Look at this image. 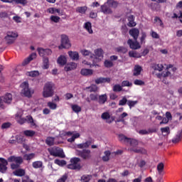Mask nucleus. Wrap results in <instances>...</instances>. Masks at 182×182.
Listing matches in <instances>:
<instances>
[{
  "instance_id": "nucleus-1",
  "label": "nucleus",
  "mask_w": 182,
  "mask_h": 182,
  "mask_svg": "<svg viewBox=\"0 0 182 182\" xmlns=\"http://www.w3.org/2000/svg\"><path fill=\"white\" fill-rule=\"evenodd\" d=\"M55 84L52 82H46L43 87V97L46 98L53 97L54 95Z\"/></svg>"
},
{
  "instance_id": "nucleus-2",
  "label": "nucleus",
  "mask_w": 182,
  "mask_h": 182,
  "mask_svg": "<svg viewBox=\"0 0 182 182\" xmlns=\"http://www.w3.org/2000/svg\"><path fill=\"white\" fill-rule=\"evenodd\" d=\"M81 161L80 158L77 157H73L70 160V164L67 165V168L71 169V170H80L81 169V165L80 162Z\"/></svg>"
},
{
  "instance_id": "nucleus-3",
  "label": "nucleus",
  "mask_w": 182,
  "mask_h": 182,
  "mask_svg": "<svg viewBox=\"0 0 182 182\" xmlns=\"http://www.w3.org/2000/svg\"><path fill=\"white\" fill-rule=\"evenodd\" d=\"M75 154L84 160L90 159L92 158V151L87 149L76 150Z\"/></svg>"
},
{
  "instance_id": "nucleus-4",
  "label": "nucleus",
  "mask_w": 182,
  "mask_h": 182,
  "mask_svg": "<svg viewBox=\"0 0 182 182\" xmlns=\"http://www.w3.org/2000/svg\"><path fill=\"white\" fill-rule=\"evenodd\" d=\"M20 87H22V93L25 97H31L34 91L31 88H29L28 82L25 81L21 85H20Z\"/></svg>"
},
{
  "instance_id": "nucleus-5",
  "label": "nucleus",
  "mask_w": 182,
  "mask_h": 182,
  "mask_svg": "<svg viewBox=\"0 0 182 182\" xmlns=\"http://www.w3.org/2000/svg\"><path fill=\"white\" fill-rule=\"evenodd\" d=\"M71 47V44L69 40V37L66 35L61 36V44L58 46V49H69Z\"/></svg>"
},
{
  "instance_id": "nucleus-6",
  "label": "nucleus",
  "mask_w": 182,
  "mask_h": 182,
  "mask_svg": "<svg viewBox=\"0 0 182 182\" xmlns=\"http://www.w3.org/2000/svg\"><path fill=\"white\" fill-rule=\"evenodd\" d=\"M18 37L17 33L14 31H8L5 37L7 45H12L14 43L16 38Z\"/></svg>"
},
{
  "instance_id": "nucleus-7",
  "label": "nucleus",
  "mask_w": 182,
  "mask_h": 182,
  "mask_svg": "<svg viewBox=\"0 0 182 182\" xmlns=\"http://www.w3.org/2000/svg\"><path fill=\"white\" fill-rule=\"evenodd\" d=\"M49 153L51 156L55 157H60L62 159L65 158L63 150H62L60 147H55L52 150H50Z\"/></svg>"
},
{
  "instance_id": "nucleus-8",
  "label": "nucleus",
  "mask_w": 182,
  "mask_h": 182,
  "mask_svg": "<svg viewBox=\"0 0 182 182\" xmlns=\"http://www.w3.org/2000/svg\"><path fill=\"white\" fill-rule=\"evenodd\" d=\"M37 52H38L39 55L43 58H46L45 56H49L53 53V51L50 49H44L43 48H38Z\"/></svg>"
},
{
  "instance_id": "nucleus-9",
  "label": "nucleus",
  "mask_w": 182,
  "mask_h": 182,
  "mask_svg": "<svg viewBox=\"0 0 182 182\" xmlns=\"http://www.w3.org/2000/svg\"><path fill=\"white\" fill-rule=\"evenodd\" d=\"M101 119L102 120H106L107 124H111L115 120L114 117H110V114L109 112H102L101 114Z\"/></svg>"
},
{
  "instance_id": "nucleus-10",
  "label": "nucleus",
  "mask_w": 182,
  "mask_h": 182,
  "mask_svg": "<svg viewBox=\"0 0 182 182\" xmlns=\"http://www.w3.org/2000/svg\"><path fill=\"white\" fill-rule=\"evenodd\" d=\"M127 45L129 46V48L132 50H137L141 48L140 43H139L137 41H133L131 38L128 39Z\"/></svg>"
},
{
  "instance_id": "nucleus-11",
  "label": "nucleus",
  "mask_w": 182,
  "mask_h": 182,
  "mask_svg": "<svg viewBox=\"0 0 182 182\" xmlns=\"http://www.w3.org/2000/svg\"><path fill=\"white\" fill-rule=\"evenodd\" d=\"M109 4H110V1H107L104 5L101 6V12L104 14H112V10L108 6Z\"/></svg>"
},
{
  "instance_id": "nucleus-12",
  "label": "nucleus",
  "mask_w": 182,
  "mask_h": 182,
  "mask_svg": "<svg viewBox=\"0 0 182 182\" xmlns=\"http://www.w3.org/2000/svg\"><path fill=\"white\" fill-rule=\"evenodd\" d=\"M139 34L140 31L136 28H133L129 31V35L133 38L134 41H137Z\"/></svg>"
},
{
  "instance_id": "nucleus-13",
  "label": "nucleus",
  "mask_w": 182,
  "mask_h": 182,
  "mask_svg": "<svg viewBox=\"0 0 182 182\" xmlns=\"http://www.w3.org/2000/svg\"><path fill=\"white\" fill-rule=\"evenodd\" d=\"M9 163H23V159L22 158V156H16L14 155L11 156L10 157L8 158L7 159Z\"/></svg>"
},
{
  "instance_id": "nucleus-14",
  "label": "nucleus",
  "mask_w": 182,
  "mask_h": 182,
  "mask_svg": "<svg viewBox=\"0 0 182 182\" xmlns=\"http://www.w3.org/2000/svg\"><path fill=\"white\" fill-rule=\"evenodd\" d=\"M182 139V130L178 131L176 136H173L171 142L173 144H178Z\"/></svg>"
},
{
  "instance_id": "nucleus-15",
  "label": "nucleus",
  "mask_w": 182,
  "mask_h": 182,
  "mask_svg": "<svg viewBox=\"0 0 182 182\" xmlns=\"http://www.w3.org/2000/svg\"><path fill=\"white\" fill-rule=\"evenodd\" d=\"M22 116V114L20 113H17L16 115V121L20 125H23L24 123L28 122V118L23 117Z\"/></svg>"
},
{
  "instance_id": "nucleus-16",
  "label": "nucleus",
  "mask_w": 182,
  "mask_h": 182,
  "mask_svg": "<svg viewBox=\"0 0 182 182\" xmlns=\"http://www.w3.org/2000/svg\"><path fill=\"white\" fill-rule=\"evenodd\" d=\"M93 144L92 139H90L84 143L79 144L77 145V149H88L89 146H91V144Z\"/></svg>"
},
{
  "instance_id": "nucleus-17",
  "label": "nucleus",
  "mask_w": 182,
  "mask_h": 182,
  "mask_svg": "<svg viewBox=\"0 0 182 182\" xmlns=\"http://www.w3.org/2000/svg\"><path fill=\"white\" fill-rule=\"evenodd\" d=\"M107 98H108V97H107V95H106V94H102V95L98 96V100H97V101H98V102H99V104H100V105H103L105 104V102H107Z\"/></svg>"
},
{
  "instance_id": "nucleus-18",
  "label": "nucleus",
  "mask_w": 182,
  "mask_h": 182,
  "mask_svg": "<svg viewBox=\"0 0 182 182\" xmlns=\"http://www.w3.org/2000/svg\"><path fill=\"white\" fill-rule=\"evenodd\" d=\"M97 85L102 84V83H109L111 82V79L109 77H100L95 80Z\"/></svg>"
},
{
  "instance_id": "nucleus-19",
  "label": "nucleus",
  "mask_w": 182,
  "mask_h": 182,
  "mask_svg": "<svg viewBox=\"0 0 182 182\" xmlns=\"http://www.w3.org/2000/svg\"><path fill=\"white\" fill-rule=\"evenodd\" d=\"M26 118H28L27 123L30 124L31 127H34V128L38 127L36 121L33 120L32 116L28 115V116L26 117Z\"/></svg>"
},
{
  "instance_id": "nucleus-20",
  "label": "nucleus",
  "mask_w": 182,
  "mask_h": 182,
  "mask_svg": "<svg viewBox=\"0 0 182 182\" xmlns=\"http://www.w3.org/2000/svg\"><path fill=\"white\" fill-rule=\"evenodd\" d=\"M68 55L73 60H77L80 59V55L77 51H68Z\"/></svg>"
},
{
  "instance_id": "nucleus-21",
  "label": "nucleus",
  "mask_w": 182,
  "mask_h": 182,
  "mask_svg": "<svg viewBox=\"0 0 182 182\" xmlns=\"http://www.w3.org/2000/svg\"><path fill=\"white\" fill-rule=\"evenodd\" d=\"M57 63L60 66H64L67 63V58L65 55H60L58 58Z\"/></svg>"
},
{
  "instance_id": "nucleus-22",
  "label": "nucleus",
  "mask_w": 182,
  "mask_h": 182,
  "mask_svg": "<svg viewBox=\"0 0 182 182\" xmlns=\"http://www.w3.org/2000/svg\"><path fill=\"white\" fill-rule=\"evenodd\" d=\"M141 71H142V68L141 65H134V70H133V75L139 76L141 75Z\"/></svg>"
},
{
  "instance_id": "nucleus-23",
  "label": "nucleus",
  "mask_w": 182,
  "mask_h": 182,
  "mask_svg": "<svg viewBox=\"0 0 182 182\" xmlns=\"http://www.w3.org/2000/svg\"><path fill=\"white\" fill-rule=\"evenodd\" d=\"M14 175L17 177H23L26 175V171L25 169H16L14 171Z\"/></svg>"
},
{
  "instance_id": "nucleus-24",
  "label": "nucleus",
  "mask_w": 182,
  "mask_h": 182,
  "mask_svg": "<svg viewBox=\"0 0 182 182\" xmlns=\"http://www.w3.org/2000/svg\"><path fill=\"white\" fill-rule=\"evenodd\" d=\"M12 101V95L10 93L6 94L5 96L3 97V102L6 104H11Z\"/></svg>"
},
{
  "instance_id": "nucleus-25",
  "label": "nucleus",
  "mask_w": 182,
  "mask_h": 182,
  "mask_svg": "<svg viewBox=\"0 0 182 182\" xmlns=\"http://www.w3.org/2000/svg\"><path fill=\"white\" fill-rule=\"evenodd\" d=\"M81 74L83 76H91L93 74V70L91 69H82Z\"/></svg>"
},
{
  "instance_id": "nucleus-26",
  "label": "nucleus",
  "mask_w": 182,
  "mask_h": 182,
  "mask_svg": "<svg viewBox=\"0 0 182 182\" xmlns=\"http://www.w3.org/2000/svg\"><path fill=\"white\" fill-rule=\"evenodd\" d=\"M95 57L102 59L104 55V51L102 48H98L95 50Z\"/></svg>"
},
{
  "instance_id": "nucleus-27",
  "label": "nucleus",
  "mask_w": 182,
  "mask_h": 182,
  "mask_svg": "<svg viewBox=\"0 0 182 182\" xmlns=\"http://www.w3.org/2000/svg\"><path fill=\"white\" fill-rule=\"evenodd\" d=\"M105 156H102V160L104 162H108L109 161V157L111 155L110 151H105L104 152Z\"/></svg>"
},
{
  "instance_id": "nucleus-28",
  "label": "nucleus",
  "mask_w": 182,
  "mask_h": 182,
  "mask_svg": "<svg viewBox=\"0 0 182 182\" xmlns=\"http://www.w3.org/2000/svg\"><path fill=\"white\" fill-rule=\"evenodd\" d=\"M55 138L53 136H48L46 139V144L49 146H52L54 145Z\"/></svg>"
},
{
  "instance_id": "nucleus-29",
  "label": "nucleus",
  "mask_w": 182,
  "mask_h": 182,
  "mask_svg": "<svg viewBox=\"0 0 182 182\" xmlns=\"http://www.w3.org/2000/svg\"><path fill=\"white\" fill-rule=\"evenodd\" d=\"M77 68V64L75 63H70L65 68L67 72L75 70Z\"/></svg>"
},
{
  "instance_id": "nucleus-30",
  "label": "nucleus",
  "mask_w": 182,
  "mask_h": 182,
  "mask_svg": "<svg viewBox=\"0 0 182 182\" xmlns=\"http://www.w3.org/2000/svg\"><path fill=\"white\" fill-rule=\"evenodd\" d=\"M165 2L164 1H159V3H151L150 4L151 6V9H152L153 11H158L159 9V3H164Z\"/></svg>"
},
{
  "instance_id": "nucleus-31",
  "label": "nucleus",
  "mask_w": 182,
  "mask_h": 182,
  "mask_svg": "<svg viewBox=\"0 0 182 182\" xmlns=\"http://www.w3.org/2000/svg\"><path fill=\"white\" fill-rule=\"evenodd\" d=\"M85 29L90 34H92V23L90 22L85 23Z\"/></svg>"
},
{
  "instance_id": "nucleus-32",
  "label": "nucleus",
  "mask_w": 182,
  "mask_h": 182,
  "mask_svg": "<svg viewBox=\"0 0 182 182\" xmlns=\"http://www.w3.org/2000/svg\"><path fill=\"white\" fill-rule=\"evenodd\" d=\"M90 92H97L99 90V87L97 85H91L90 87H87Z\"/></svg>"
},
{
  "instance_id": "nucleus-33",
  "label": "nucleus",
  "mask_w": 182,
  "mask_h": 182,
  "mask_svg": "<svg viewBox=\"0 0 182 182\" xmlns=\"http://www.w3.org/2000/svg\"><path fill=\"white\" fill-rule=\"evenodd\" d=\"M129 56L130 58H141V55L140 53L134 51H129Z\"/></svg>"
},
{
  "instance_id": "nucleus-34",
  "label": "nucleus",
  "mask_w": 182,
  "mask_h": 182,
  "mask_svg": "<svg viewBox=\"0 0 182 182\" xmlns=\"http://www.w3.org/2000/svg\"><path fill=\"white\" fill-rule=\"evenodd\" d=\"M43 167V162L41 161H36L33 162V168H41Z\"/></svg>"
},
{
  "instance_id": "nucleus-35",
  "label": "nucleus",
  "mask_w": 182,
  "mask_h": 182,
  "mask_svg": "<svg viewBox=\"0 0 182 182\" xmlns=\"http://www.w3.org/2000/svg\"><path fill=\"white\" fill-rule=\"evenodd\" d=\"M36 134V132L33 130H26L23 132V134L27 137H33Z\"/></svg>"
},
{
  "instance_id": "nucleus-36",
  "label": "nucleus",
  "mask_w": 182,
  "mask_h": 182,
  "mask_svg": "<svg viewBox=\"0 0 182 182\" xmlns=\"http://www.w3.org/2000/svg\"><path fill=\"white\" fill-rule=\"evenodd\" d=\"M82 53L84 56H90L91 59L95 58V55L91 51L83 50H82Z\"/></svg>"
},
{
  "instance_id": "nucleus-37",
  "label": "nucleus",
  "mask_w": 182,
  "mask_h": 182,
  "mask_svg": "<svg viewBox=\"0 0 182 182\" xmlns=\"http://www.w3.org/2000/svg\"><path fill=\"white\" fill-rule=\"evenodd\" d=\"M152 68L154 70H157L159 72H162L164 70V65L162 64H155L153 65Z\"/></svg>"
},
{
  "instance_id": "nucleus-38",
  "label": "nucleus",
  "mask_w": 182,
  "mask_h": 182,
  "mask_svg": "<svg viewBox=\"0 0 182 182\" xmlns=\"http://www.w3.org/2000/svg\"><path fill=\"white\" fill-rule=\"evenodd\" d=\"M118 139H119L122 143H127V141H129V138L123 135V134H120V135L118 136Z\"/></svg>"
},
{
  "instance_id": "nucleus-39",
  "label": "nucleus",
  "mask_w": 182,
  "mask_h": 182,
  "mask_svg": "<svg viewBox=\"0 0 182 182\" xmlns=\"http://www.w3.org/2000/svg\"><path fill=\"white\" fill-rule=\"evenodd\" d=\"M26 75H27L28 76H29L31 77H36L37 76L39 75V73H38V71L33 70V71L28 72L27 73H26Z\"/></svg>"
},
{
  "instance_id": "nucleus-40",
  "label": "nucleus",
  "mask_w": 182,
  "mask_h": 182,
  "mask_svg": "<svg viewBox=\"0 0 182 182\" xmlns=\"http://www.w3.org/2000/svg\"><path fill=\"white\" fill-rule=\"evenodd\" d=\"M132 151L136 154H146V150L143 148L134 149Z\"/></svg>"
},
{
  "instance_id": "nucleus-41",
  "label": "nucleus",
  "mask_w": 182,
  "mask_h": 182,
  "mask_svg": "<svg viewBox=\"0 0 182 182\" xmlns=\"http://www.w3.org/2000/svg\"><path fill=\"white\" fill-rule=\"evenodd\" d=\"M87 10V6H80L77 8V11L81 14H85Z\"/></svg>"
},
{
  "instance_id": "nucleus-42",
  "label": "nucleus",
  "mask_w": 182,
  "mask_h": 182,
  "mask_svg": "<svg viewBox=\"0 0 182 182\" xmlns=\"http://www.w3.org/2000/svg\"><path fill=\"white\" fill-rule=\"evenodd\" d=\"M49 68V58L48 57L43 58V69Z\"/></svg>"
},
{
  "instance_id": "nucleus-43",
  "label": "nucleus",
  "mask_w": 182,
  "mask_h": 182,
  "mask_svg": "<svg viewBox=\"0 0 182 182\" xmlns=\"http://www.w3.org/2000/svg\"><path fill=\"white\" fill-rule=\"evenodd\" d=\"M164 164L162 162H161L156 166V170H158V172H159V174H161L164 171Z\"/></svg>"
},
{
  "instance_id": "nucleus-44",
  "label": "nucleus",
  "mask_w": 182,
  "mask_h": 182,
  "mask_svg": "<svg viewBox=\"0 0 182 182\" xmlns=\"http://www.w3.org/2000/svg\"><path fill=\"white\" fill-rule=\"evenodd\" d=\"M105 68H112L114 66V63L110 60H105L104 63Z\"/></svg>"
},
{
  "instance_id": "nucleus-45",
  "label": "nucleus",
  "mask_w": 182,
  "mask_h": 182,
  "mask_svg": "<svg viewBox=\"0 0 182 182\" xmlns=\"http://www.w3.org/2000/svg\"><path fill=\"white\" fill-rule=\"evenodd\" d=\"M126 144H128L132 146H136L138 145V141L136 139H132L129 138V141Z\"/></svg>"
},
{
  "instance_id": "nucleus-46",
  "label": "nucleus",
  "mask_w": 182,
  "mask_h": 182,
  "mask_svg": "<svg viewBox=\"0 0 182 182\" xmlns=\"http://www.w3.org/2000/svg\"><path fill=\"white\" fill-rule=\"evenodd\" d=\"M72 109L73 112H76V113H79L82 111V109L80 106H78L77 105H73L72 106Z\"/></svg>"
},
{
  "instance_id": "nucleus-47",
  "label": "nucleus",
  "mask_w": 182,
  "mask_h": 182,
  "mask_svg": "<svg viewBox=\"0 0 182 182\" xmlns=\"http://www.w3.org/2000/svg\"><path fill=\"white\" fill-rule=\"evenodd\" d=\"M138 103V101H132V100H128L127 105L129 106V109H132V107H135Z\"/></svg>"
},
{
  "instance_id": "nucleus-48",
  "label": "nucleus",
  "mask_w": 182,
  "mask_h": 182,
  "mask_svg": "<svg viewBox=\"0 0 182 182\" xmlns=\"http://www.w3.org/2000/svg\"><path fill=\"white\" fill-rule=\"evenodd\" d=\"M117 52L120 53H127V49L124 46H119L117 48Z\"/></svg>"
},
{
  "instance_id": "nucleus-49",
  "label": "nucleus",
  "mask_w": 182,
  "mask_h": 182,
  "mask_svg": "<svg viewBox=\"0 0 182 182\" xmlns=\"http://www.w3.org/2000/svg\"><path fill=\"white\" fill-rule=\"evenodd\" d=\"M55 164L60 166H64L66 165L67 163L64 160L60 161L59 159H55Z\"/></svg>"
},
{
  "instance_id": "nucleus-50",
  "label": "nucleus",
  "mask_w": 182,
  "mask_h": 182,
  "mask_svg": "<svg viewBox=\"0 0 182 182\" xmlns=\"http://www.w3.org/2000/svg\"><path fill=\"white\" fill-rule=\"evenodd\" d=\"M98 97L99 96L97 94H90V99L92 102H97Z\"/></svg>"
},
{
  "instance_id": "nucleus-51",
  "label": "nucleus",
  "mask_w": 182,
  "mask_h": 182,
  "mask_svg": "<svg viewBox=\"0 0 182 182\" xmlns=\"http://www.w3.org/2000/svg\"><path fill=\"white\" fill-rule=\"evenodd\" d=\"M123 88L119 84L114 85L112 88L113 92H121Z\"/></svg>"
},
{
  "instance_id": "nucleus-52",
  "label": "nucleus",
  "mask_w": 182,
  "mask_h": 182,
  "mask_svg": "<svg viewBox=\"0 0 182 182\" xmlns=\"http://www.w3.org/2000/svg\"><path fill=\"white\" fill-rule=\"evenodd\" d=\"M47 106H48L52 110H55L58 107V105L55 103L50 102H47Z\"/></svg>"
},
{
  "instance_id": "nucleus-53",
  "label": "nucleus",
  "mask_w": 182,
  "mask_h": 182,
  "mask_svg": "<svg viewBox=\"0 0 182 182\" xmlns=\"http://www.w3.org/2000/svg\"><path fill=\"white\" fill-rule=\"evenodd\" d=\"M132 84L129 81V80H123L122 82V87H132Z\"/></svg>"
},
{
  "instance_id": "nucleus-54",
  "label": "nucleus",
  "mask_w": 182,
  "mask_h": 182,
  "mask_svg": "<svg viewBox=\"0 0 182 182\" xmlns=\"http://www.w3.org/2000/svg\"><path fill=\"white\" fill-rule=\"evenodd\" d=\"M81 180L83 182H90L91 180V176L89 175H83L81 178Z\"/></svg>"
},
{
  "instance_id": "nucleus-55",
  "label": "nucleus",
  "mask_w": 182,
  "mask_h": 182,
  "mask_svg": "<svg viewBox=\"0 0 182 182\" xmlns=\"http://www.w3.org/2000/svg\"><path fill=\"white\" fill-rule=\"evenodd\" d=\"M161 132L162 134L166 133V134H170V128L169 127H161Z\"/></svg>"
},
{
  "instance_id": "nucleus-56",
  "label": "nucleus",
  "mask_w": 182,
  "mask_h": 182,
  "mask_svg": "<svg viewBox=\"0 0 182 182\" xmlns=\"http://www.w3.org/2000/svg\"><path fill=\"white\" fill-rule=\"evenodd\" d=\"M47 12L51 14H54L55 12L59 13L60 10L58 9H55V8H49L47 9Z\"/></svg>"
},
{
  "instance_id": "nucleus-57",
  "label": "nucleus",
  "mask_w": 182,
  "mask_h": 182,
  "mask_svg": "<svg viewBox=\"0 0 182 182\" xmlns=\"http://www.w3.org/2000/svg\"><path fill=\"white\" fill-rule=\"evenodd\" d=\"M34 157H35V154L33 153L24 155V158L27 161H31V159H34Z\"/></svg>"
},
{
  "instance_id": "nucleus-58",
  "label": "nucleus",
  "mask_w": 182,
  "mask_h": 182,
  "mask_svg": "<svg viewBox=\"0 0 182 182\" xmlns=\"http://www.w3.org/2000/svg\"><path fill=\"white\" fill-rule=\"evenodd\" d=\"M16 141H17L18 144H22L26 141V139L24 136H17Z\"/></svg>"
},
{
  "instance_id": "nucleus-59",
  "label": "nucleus",
  "mask_w": 182,
  "mask_h": 182,
  "mask_svg": "<svg viewBox=\"0 0 182 182\" xmlns=\"http://www.w3.org/2000/svg\"><path fill=\"white\" fill-rule=\"evenodd\" d=\"M134 84L137 86H143L144 85V82L141 80H134Z\"/></svg>"
},
{
  "instance_id": "nucleus-60",
  "label": "nucleus",
  "mask_w": 182,
  "mask_h": 182,
  "mask_svg": "<svg viewBox=\"0 0 182 182\" xmlns=\"http://www.w3.org/2000/svg\"><path fill=\"white\" fill-rule=\"evenodd\" d=\"M154 21L156 23H158V24L161 27L164 28V23L162 20L159 17H155Z\"/></svg>"
},
{
  "instance_id": "nucleus-61",
  "label": "nucleus",
  "mask_w": 182,
  "mask_h": 182,
  "mask_svg": "<svg viewBox=\"0 0 182 182\" xmlns=\"http://www.w3.org/2000/svg\"><path fill=\"white\" fill-rule=\"evenodd\" d=\"M23 163H16V164H11V168L12 170H15L17 169L18 168H20L21 164H22Z\"/></svg>"
},
{
  "instance_id": "nucleus-62",
  "label": "nucleus",
  "mask_w": 182,
  "mask_h": 182,
  "mask_svg": "<svg viewBox=\"0 0 182 182\" xmlns=\"http://www.w3.org/2000/svg\"><path fill=\"white\" fill-rule=\"evenodd\" d=\"M60 20V18L59 16H50V21L53 22H55V23H58Z\"/></svg>"
},
{
  "instance_id": "nucleus-63",
  "label": "nucleus",
  "mask_w": 182,
  "mask_h": 182,
  "mask_svg": "<svg viewBox=\"0 0 182 182\" xmlns=\"http://www.w3.org/2000/svg\"><path fill=\"white\" fill-rule=\"evenodd\" d=\"M68 178V175L65 173L62 176L60 179H58L57 182H65Z\"/></svg>"
},
{
  "instance_id": "nucleus-64",
  "label": "nucleus",
  "mask_w": 182,
  "mask_h": 182,
  "mask_svg": "<svg viewBox=\"0 0 182 182\" xmlns=\"http://www.w3.org/2000/svg\"><path fill=\"white\" fill-rule=\"evenodd\" d=\"M22 182H33V181L29 178L28 176H25L22 178Z\"/></svg>"
}]
</instances>
